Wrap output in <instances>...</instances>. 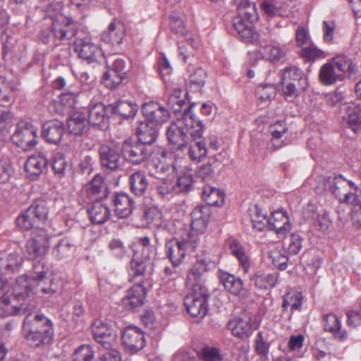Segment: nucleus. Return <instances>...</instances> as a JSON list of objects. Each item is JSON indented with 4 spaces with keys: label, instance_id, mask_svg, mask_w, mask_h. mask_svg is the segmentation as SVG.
I'll return each mask as SVG.
<instances>
[{
    "label": "nucleus",
    "instance_id": "nucleus-60",
    "mask_svg": "<svg viewBox=\"0 0 361 361\" xmlns=\"http://www.w3.org/2000/svg\"><path fill=\"white\" fill-rule=\"evenodd\" d=\"M170 26L173 32L180 37H187L191 35L185 28L184 21L180 14L173 13L170 16Z\"/></svg>",
    "mask_w": 361,
    "mask_h": 361
},
{
    "label": "nucleus",
    "instance_id": "nucleus-61",
    "mask_svg": "<svg viewBox=\"0 0 361 361\" xmlns=\"http://www.w3.org/2000/svg\"><path fill=\"white\" fill-rule=\"evenodd\" d=\"M32 211L38 223L44 221L48 216V208L47 202L44 200H39L35 201L29 208Z\"/></svg>",
    "mask_w": 361,
    "mask_h": 361
},
{
    "label": "nucleus",
    "instance_id": "nucleus-49",
    "mask_svg": "<svg viewBox=\"0 0 361 361\" xmlns=\"http://www.w3.org/2000/svg\"><path fill=\"white\" fill-rule=\"evenodd\" d=\"M220 164L216 159H209L205 164H202L197 171V176L204 182L212 180L215 176V170Z\"/></svg>",
    "mask_w": 361,
    "mask_h": 361
},
{
    "label": "nucleus",
    "instance_id": "nucleus-36",
    "mask_svg": "<svg viewBox=\"0 0 361 361\" xmlns=\"http://www.w3.org/2000/svg\"><path fill=\"white\" fill-rule=\"evenodd\" d=\"M287 130L288 128L283 121H277L270 126L269 131L271 134V139L268 144L269 149H277L283 145L282 137Z\"/></svg>",
    "mask_w": 361,
    "mask_h": 361
},
{
    "label": "nucleus",
    "instance_id": "nucleus-39",
    "mask_svg": "<svg viewBox=\"0 0 361 361\" xmlns=\"http://www.w3.org/2000/svg\"><path fill=\"white\" fill-rule=\"evenodd\" d=\"M129 183L132 192L137 196H142L149 185V181L144 172L137 171L130 175Z\"/></svg>",
    "mask_w": 361,
    "mask_h": 361
},
{
    "label": "nucleus",
    "instance_id": "nucleus-62",
    "mask_svg": "<svg viewBox=\"0 0 361 361\" xmlns=\"http://www.w3.org/2000/svg\"><path fill=\"white\" fill-rule=\"evenodd\" d=\"M74 247L73 241L70 238H65L59 242L53 252L56 257L61 259L68 256Z\"/></svg>",
    "mask_w": 361,
    "mask_h": 361
},
{
    "label": "nucleus",
    "instance_id": "nucleus-31",
    "mask_svg": "<svg viewBox=\"0 0 361 361\" xmlns=\"http://www.w3.org/2000/svg\"><path fill=\"white\" fill-rule=\"evenodd\" d=\"M139 142L145 145L153 144L158 135L157 126L147 121L140 123L137 128Z\"/></svg>",
    "mask_w": 361,
    "mask_h": 361
},
{
    "label": "nucleus",
    "instance_id": "nucleus-25",
    "mask_svg": "<svg viewBox=\"0 0 361 361\" xmlns=\"http://www.w3.org/2000/svg\"><path fill=\"white\" fill-rule=\"evenodd\" d=\"M125 27L123 23L118 20L112 21L107 29L102 34V39L112 45H119L125 37Z\"/></svg>",
    "mask_w": 361,
    "mask_h": 361
},
{
    "label": "nucleus",
    "instance_id": "nucleus-20",
    "mask_svg": "<svg viewBox=\"0 0 361 361\" xmlns=\"http://www.w3.org/2000/svg\"><path fill=\"white\" fill-rule=\"evenodd\" d=\"M47 164V159L41 153L29 157L25 163V170L27 178L32 180H37L45 170Z\"/></svg>",
    "mask_w": 361,
    "mask_h": 361
},
{
    "label": "nucleus",
    "instance_id": "nucleus-2",
    "mask_svg": "<svg viewBox=\"0 0 361 361\" xmlns=\"http://www.w3.org/2000/svg\"><path fill=\"white\" fill-rule=\"evenodd\" d=\"M22 334L31 348H43L53 343L54 324L42 313H30L23 320Z\"/></svg>",
    "mask_w": 361,
    "mask_h": 361
},
{
    "label": "nucleus",
    "instance_id": "nucleus-57",
    "mask_svg": "<svg viewBox=\"0 0 361 361\" xmlns=\"http://www.w3.org/2000/svg\"><path fill=\"white\" fill-rule=\"evenodd\" d=\"M285 6L282 0H264L261 4L262 9L269 16H282Z\"/></svg>",
    "mask_w": 361,
    "mask_h": 361
},
{
    "label": "nucleus",
    "instance_id": "nucleus-17",
    "mask_svg": "<svg viewBox=\"0 0 361 361\" xmlns=\"http://www.w3.org/2000/svg\"><path fill=\"white\" fill-rule=\"evenodd\" d=\"M99 152L102 168L111 171H116L121 168L122 160L116 146L113 143L102 145Z\"/></svg>",
    "mask_w": 361,
    "mask_h": 361
},
{
    "label": "nucleus",
    "instance_id": "nucleus-1",
    "mask_svg": "<svg viewBox=\"0 0 361 361\" xmlns=\"http://www.w3.org/2000/svg\"><path fill=\"white\" fill-rule=\"evenodd\" d=\"M207 271V263L200 260L192 266L187 277L190 292L185 297L184 303L188 312L197 319L204 318L208 310V292L204 285V275Z\"/></svg>",
    "mask_w": 361,
    "mask_h": 361
},
{
    "label": "nucleus",
    "instance_id": "nucleus-43",
    "mask_svg": "<svg viewBox=\"0 0 361 361\" xmlns=\"http://www.w3.org/2000/svg\"><path fill=\"white\" fill-rule=\"evenodd\" d=\"M106 66L126 77L130 69L129 61L118 55L109 56L106 59Z\"/></svg>",
    "mask_w": 361,
    "mask_h": 361
},
{
    "label": "nucleus",
    "instance_id": "nucleus-19",
    "mask_svg": "<svg viewBox=\"0 0 361 361\" xmlns=\"http://www.w3.org/2000/svg\"><path fill=\"white\" fill-rule=\"evenodd\" d=\"M145 219L149 228H159L161 227H164V228L168 229L172 233H178V231H181L184 226V225L180 221L178 222V226L179 227L178 230L176 228L177 226L174 224L173 221L169 222L168 224L164 226V222L162 220V214L156 207H151L145 211Z\"/></svg>",
    "mask_w": 361,
    "mask_h": 361
},
{
    "label": "nucleus",
    "instance_id": "nucleus-12",
    "mask_svg": "<svg viewBox=\"0 0 361 361\" xmlns=\"http://www.w3.org/2000/svg\"><path fill=\"white\" fill-rule=\"evenodd\" d=\"M92 334L95 341L104 348L109 349L116 343V334L113 327L101 319H96L92 323Z\"/></svg>",
    "mask_w": 361,
    "mask_h": 361
},
{
    "label": "nucleus",
    "instance_id": "nucleus-4",
    "mask_svg": "<svg viewBox=\"0 0 361 361\" xmlns=\"http://www.w3.org/2000/svg\"><path fill=\"white\" fill-rule=\"evenodd\" d=\"M176 118V122L167 127L166 135L171 145L182 151L187 147L190 133L195 130V126L200 125L201 122L189 114H186L185 117L179 114Z\"/></svg>",
    "mask_w": 361,
    "mask_h": 361
},
{
    "label": "nucleus",
    "instance_id": "nucleus-3",
    "mask_svg": "<svg viewBox=\"0 0 361 361\" xmlns=\"http://www.w3.org/2000/svg\"><path fill=\"white\" fill-rule=\"evenodd\" d=\"M38 259L39 260L36 259L32 264L33 275L32 276L23 275L16 281L13 295L14 299L18 302L25 301L37 286H39L41 292L44 294H54L56 292V288L52 286V280L49 281L50 283L49 288L44 286L47 268L45 266L44 258Z\"/></svg>",
    "mask_w": 361,
    "mask_h": 361
},
{
    "label": "nucleus",
    "instance_id": "nucleus-44",
    "mask_svg": "<svg viewBox=\"0 0 361 361\" xmlns=\"http://www.w3.org/2000/svg\"><path fill=\"white\" fill-rule=\"evenodd\" d=\"M228 245L231 253L238 259L244 272L247 273L250 269V262L243 245L234 239L229 240Z\"/></svg>",
    "mask_w": 361,
    "mask_h": 361
},
{
    "label": "nucleus",
    "instance_id": "nucleus-63",
    "mask_svg": "<svg viewBox=\"0 0 361 361\" xmlns=\"http://www.w3.org/2000/svg\"><path fill=\"white\" fill-rule=\"evenodd\" d=\"M14 86L4 78L0 77V102L8 103L13 99Z\"/></svg>",
    "mask_w": 361,
    "mask_h": 361
},
{
    "label": "nucleus",
    "instance_id": "nucleus-56",
    "mask_svg": "<svg viewBox=\"0 0 361 361\" xmlns=\"http://www.w3.org/2000/svg\"><path fill=\"white\" fill-rule=\"evenodd\" d=\"M302 300L301 293L295 290L289 291L283 298L282 307L286 310L290 307L291 312L298 310L302 305Z\"/></svg>",
    "mask_w": 361,
    "mask_h": 361
},
{
    "label": "nucleus",
    "instance_id": "nucleus-50",
    "mask_svg": "<svg viewBox=\"0 0 361 361\" xmlns=\"http://www.w3.org/2000/svg\"><path fill=\"white\" fill-rule=\"evenodd\" d=\"M237 11L238 16L242 18L253 22L257 20L258 16L256 5L250 0H240L238 5Z\"/></svg>",
    "mask_w": 361,
    "mask_h": 361
},
{
    "label": "nucleus",
    "instance_id": "nucleus-15",
    "mask_svg": "<svg viewBox=\"0 0 361 361\" xmlns=\"http://www.w3.org/2000/svg\"><path fill=\"white\" fill-rule=\"evenodd\" d=\"M227 326L233 336L240 338L249 337L253 329L251 316L246 312L231 319Z\"/></svg>",
    "mask_w": 361,
    "mask_h": 361
},
{
    "label": "nucleus",
    "instance_id": "nucleus-6",
    "mask_svg": "<svg viewBox=\"0 0 361 361\" xmlns=\"http://www.w3.org/2000/svg\"><path fill=\"white\" fill-rule=\"evenodd\" d=\"M317 180L322 183V186L316 187V192L317 193H322L325 190H329L341 202L349 204H355L357 202V197L348 191L349 186L353 187L355 190L358 189L357 185L352 181L345 180L341 176H335L333 178L319 176Z\"/></svg>",
    "mask_w": 361,
    "mask_h": 361
},
{
    "label": "nucleus",
    "instance_id": "nucleus-37",
    "mask_svg": "<svg viewBox=\"0 0 361 361\" xmlns=\"http://www.w3.org/2000/svg\"><path fill=\"white\" fill-rule=\"evenodd\" d=\"M324 328L326 331L332 333L334 338L343 341L347 338V332L341 329V323L334 314H328L324 317Z\"/></svg>",
    "mask_w": 361,
    "mask_h": 361
},
{
    "label": "nucleus",
    "instance_id": "nucleus-27",
    "mask_svg": "<svg viewBox=\"0 0 361 361\" xmlns=\"http://www.w3.org/2000/svg\"><path fill=\"white\" fill-rule=\"evenodd\" d=\"M65 133L63 123L58 121H49L42 126V135L47 141L52 144H58Z\"/></svg>",
    "mask_w": 361,
    "mask_h": 361
},
{
    "label": "nucleus",
    "instance_id": "nucleus-18",
    "mask_svg": "<svg viewBox=\"0 0 361 361\" xmlns=\"http://www.w3.org/2000/svg\"><path fill=\"white\" fill-rule=\"evenodd\" d=\"M75 51L78 56L87 63H93L101 56L102 51L99 47L93 43L90 38H77L75 40Z\"/></svg>",
    "mask_w": 361,
    "mask_h": 361
},
{
    "label": "nucleus",
    "instance_id": "nucleus-58",
    "mask_svg": "<svg viewBox=\"0 0 361 361\" xmlns=\"http://www.w3.org/2000/svg\"><path fill=\"white\" fill-rule=\"evenodd\" d=\"M26 307L23 304L20 306L11 305L8 298L0 300V317H6L13 314H20L22 311L25 312Z\"/></svg>",
    "mask_w": 361,
    "mask_h": 361
},
{
    "label": "nucleus",
    "instance_id": "nucleus-48",
    "mask_svg": "<svg viewBox=\"0 0 361 361\" xmlns=\"http://www.w3.org/2000/svg\"><path fill=\"white\" fill-rule=\"evenodd\" d=\"M202 197L208 205L220 206L224 202V194L215 187L206 185L202 190Z\"/></svg>",
    "mask_w": 361,
    "mask_h": 361
},
{
    "label": "nucleus",
    "instance_id": "nucleus-29",
    "mask_svg": "<svg viewBox=\"0 0 361 361\" xmlns=\"http://www.w3.org/2000/svg\"><path fill=\"white\" fill-rule=\"evenodd\" d=\"M259 51L264 59L270 61H279L286 56L288 48L285 44L272 42L261 46Z\"/></svg>",
    "mask_w": 361,
    "mask_h": 361
},
{
    "label": "nucleus",
    "instance_id": "nucleus-24",
    "mask_svg": "<svg viewBox=\"0 0 361 361\" xmlns=\"http://www.w3.org/2000/svg\"><path fill=\"white\" fill-rule=\"evenodd\" d=\"M173 160V153L162 148L158 149L152 154L153 166L157 173H166L171 169L175 170Z\"/></svg>",
    "mask_w": 361,
    "mask_h": 361
},
{
    "label": "nucleus",
    "instance_id": "nucleus-23",
    "mask_svg": "<svg viewBox=\"0 0 361 361\" xmlns=\"http://www.w3.org/2000/svg\"><path fill=\"white\" fill-rule=\"evenodd\" d=\"M267 227L274 231L279 238L283 237L291 228L288 216L283 210H277L271 214L268 219Z\"/></svg>",
    "mask_w": 361,
    "mask_h": 361
},
{
    "label": "nucleus",
    "instance_id": "nucleus-53",
    "mask_svg": "<svg viewBox=\"0 0 361 361\" xmlns=\"http://www.w3.org/2000/svg\"><path fill=\"white\" fill-rule=\"evenodd\" d=\"M250 211V218L253 228L259 231H263L268 226L267 213L258 205H255Z\"/></svg>",
    "mask_w": 361,
    "mask_h": 361
},
{
    "label": "nucleus",
    "instance_id": "nucleus-33",
    "mask_svg": "<svg viewBox=\"0 0 361 361\" xmlns=\"http://www.w3.org/2000/svg\"><path fill=\"white\" fill-rule=\"evenodd\" d=\"M111 112L102 103L91 105L88 111V122L92 126H101L108 120L107 114Z\"/></svg>",
    "mask_w": 361,
    "mask_h": 361
},
{
    "label": "nucleus",
    "instance_id": "nucleus-64",
    "mask_svg": "<svg viewBox=\"0 0 361 361\" xmlns=\"http://www.w3.org/2000/svg\"><path fill=\"white\" fill-rule=\"evenodd\" d=\"M255 284L261 289H266L273 287L276 283V276L273 274L258 273L253 279Z\"/></svg>",
    "mask_w": 361,
    "mask_h": 361
},
{
    "label": "nucleus",
    "instance_id": "nucleus-8",
    "mask_svg": "<svg viewBox=\"0 0 361 361\" xmlns=\"http://www.w3.org/2000/svg\"><path fill=\"white\" fill-rule=\"evenodd\" d=\"M50 247L49 236L44 229L32 232L25 244L26 254L32 260L44 258Z\"/></svg>",
    "mask_w": 361,
    "mask_h": 361
},
{
    "label": "nucleus",
    "instance_id": "nucleus-52",
    "mask_svg": "<svg viewBox=\"0 0 361 361\" xmlns=\"http://www.w3.org/2000/svg\"><path fill=\"white\" fill-rule=\"evenodd\" d=\"M106 69V71L104 72L102 76L103 84L110 90L118 88L126 77L111 68Z\"/></svg>",
    "mask_w": 361,
    "mask_h": 361
},
{
    "label": "nucleus",
    "instance_id": "nucleus-35",
    "mask_svg": "<svg viewBox=\"0 0 361 361\" xmlns=\"http://www.w3.org/2000/svg\"><path fill=\"white\" fill-rule=\"evenodd\" d=\"M85 190L90 198L97 200L106 196L107 188L103 181V178L97 174L85 185Z\"/></svg>",
    "mask_w": 361,
    "mask_h": 361
},
{
    "label": "nucleus",
    "instance_id": "nucleus-38",
    "mask_svg": "<svg viewBox=\"0 0 361 361\" xmlns=\"http://www.w3.org/2000/svg\"><path fill=\"white\" fill-rule=\"evenodd\" d=\"M286 82H297L298 86L301 85L302 88L305 89L307 79L301 69L291 66L286 68L283 71L281 84H285Z\"/></svg>",
    "mask_w": 361,
    "mask_h": 361
},
{
    "label": "nucleus",
    "instance_id": "nucleus-11",
    "mask_svg": "<svg viewBox=\"0 0 361 361\" xmlns=\"http://www.w3.org/2000/svg\"><path fill=\"white\" fill-rule=\"evenodd\" d=\"M52 32L57 39L63 42L72 40L78 32V23L71 17L60 16L52 23Z\"/></svg>",
    "mask_w": 361,
    "mask_h": 361
},
{
    "label": "nucleus",
    "instance_id": "nucleus-9",
    "mask_svg": "<svg viewBox=\"0 0 361 361\" xmlns=\"http://www.w3.org/2000/svg\"><path fill=\"white\" fill-rule=\"evenodd\" d=\"M173 92L170 94L167 100V109L169 111H171L173 113L176 118L180 114L183 117H185L186 114H189L194 117V114L192 112V105H188L185 102L186 93L185 92L181 96L182 90L176 84H172L171 87H166Z\"/></svg>",
    "mask_w": 361,
    "mask_h": 361
},
{
    "label": "nucleus",
    "instance_id": "nucleus-45",
    "mask_svg": "<svg viewBox=\"0 0 361 361\" xmlns=\"http://www.w3.org/2000/svg\"><path fill=\"white\" fill-rule=\"evenodd\" d=\"M138 250L135 252H138L140 257L145 260H151L156 255V247L151 243V239L148 236H142L137 238Z\"/></svg>",
    "mask_w": 361,
    "mask_h": 361
},
{
    "label": "nucleus",
    "instance_id": "nucleus-40",
    "mask_svg": "<svg viewBox=\"0 0 361 361\" xmlns=\"http://www.w3.org/2000/svg\"><path fill=\"white\" fill-rule=\"evenodd\" d=\"M67 128L71 133L82 135L87 130L85 116L82 113H75L67 121Z\"/></svg>",
    "mask_w": 361,
    "mask_h": 361
},
{
    "label": "nucleus",
    "instance_id": "nucleus-47",
    "mask_svg": "<svg viewBox=\"0 0 361 361\" xmlns=\"http://www.w3.org/2000/svg\"><path fill=\"white\" fill-rule=\"evenodd\" d=\"M331 62L333 63L338 73H341V77L344 73L351 75L356 71V66L353 63L351 59L346 56H336L332 59Z\"/></svg>",
    "mask_w": 361,
    "mask_h": 361
},
{
    "label": "nucleus",
    "instance_id": "nucleus-14",
    "mask_svg": "<svg viewBox=\"0 0 361 361\" xmlns=\"http://www.w3.org/2000/svg\"><path fill=\"white\" fill-rule=\"evenodd\" d=\"M122 152L125 159L133 164H140L149 154L144 144L132 139H128L123 142Z\"/></svg>",
    "mask_w": 361,
    "mask_h": 361
},
{
    "label": "nucleus",
    "instance_id": "nucleus-54",
    "mask_svg": "<svg viewBox=\"0 0 361 361\" xmlns=\"http://www.w3.org/2000/svg\"><path fill=\"white\" fill-rule=\"evenodd\" d=\"M158 180L156 183V190L163 198L169 197L175 190L176 185L172 179L154 175Z\"/></svg>",
    "mask_w": 361,
    "mask_h": 361
},
{
    "label": "nucleus",
    "instance_id": "nucleus-59",
    "mask_svg": "<svg viewBox=\"0 0 361 361\" xmlns=\"http://www.w3.org/2000/svg\"><path fill=\"white\" fill-rule=\"evenodd\" d=\"M16 223L18 227L23 230H30L39 224L28 209L16 218Z\"/></svg>",
    "mask_w": 361,
    "mask_h": 361
},
{
    "label": "nucleus",
    "instance_id": "nucleus-51",
    "mask_svg": "<svg viewBox=\"0 0 361 361\" xmlns=\"http://www.w3.org/2000/svg\"><path fill=\"white\" fill-rule=\"evenodd\" d=\"M22 258L16 254L10 255L7 258L0 259V275L12 273L18 269Z\"/></svg>",
    "mask_w": 361,
    "mask_h": 361
},
{
    "label": "nucleus",
    "instance_id": "nucleus-16",
    "mask_svg": "<svg viewBox=\"0 0 361 361\" xmlns=\"http://www.w3.org/2000/svg\"><path fill=\"white\" fill-rule=\"evenodd\" d=\"M142 111L147 121L157 126L166 122L170 117L169 109L158 102H151L144 104Z\"/></svg>",
    "mask_w": 361,
    "mask_h": 361
},
{
    "label": "nucleus",
    "instance_id": "nucleus-13",
    "mask_svg": "<svg viewBox=\"0 0 361 361\" xmlns=\"http://www.w3.org/2000/svg\"><path fill=\"white\" fill-rule=\"evenodd\" d=\"M121 338L123 345L128 353H135L145 346L144 332L135 326H126L123 331Z\"/></svg>",
    "mask_w": 361,
    "mask_h": 361
},
{
    "label": "nucleus",
    "instance_id": "nucleus-46",
    "mask_svg": "<svg viewBox=\"0 0 361 361\" xmlns=\"http://www.w3.org/2000/svg\"><path fill=\"white\" fill-rule=\"evenodd\" d=\"M220 280L224 288L233 295H238L243 289V281L233 274L222 273Z\"/></svg>",
    "mask_w": 361,
    "mask_h": 361
},
{
    "label": "nucleus",
    "instance_id": "nucleus-7",
    "mask_svg": "<svg viewBox=\"0 0 361 361\" xmlns=\"http://www.w3.org/2000/svg\"><path fill=\"white\" fill-rule=\"evenodd\" d=\"M37 127L29 122L21 121L18 123L11 140L18 147L23 151H28L37 144Z\"/></svg>",
    "mask_w": 361,
    "mask_h": 361
},
{
    "label": "nucleus",
    "instance_id": "nucleus-55",
    "mask_svg": "<svg viewBox=\"0 0 361 361\" xmlns=\"http://www.w3.org/2000/svg\"><path fill=\"white\" fill-rule=\"evenodd\" d=\"M151 264V260H145L140 257L138 252H134L133 257L130 262L129 274L130 276H142L147 266Z\"/></svg>",
    "mask_w": 361,
    "mask_h": 361
},
{
    "label": "nucleus",
    "instance_id": "nucleus-5",
    "mask_svg": "<svg viewBox=\"0 0 361 361\" xmlns=\"http://www.w3.org/2000/svg\"><path fill=\"white\" fill-rule=\"evenodd\" d=\"M181 240H171L165 245L166 255L174 267L180 264L187 254L195 250L200 238L195 232L182 231Z\"/></svg>",
    "mask_w": 361,
    "mask_h": 361
},
{
    "label": "nucleus",
    "instance_id": "nucleus-41",
    "mask_svg": "<svg viewBox=\"0 0 361 361\" xmlns=\"http://www.w3.org/2000/svg\"><path fill=\"white\" fill-rule=\"evenodd\" d=\"M319 80L325 85H331L341 80V73L335 69L333 63L329 62L324 64L319 71Z\"/></svg>",
    "mask_w": 361,
    "mask_h": 361
},
{
    "label": "nucleus",
    "instance_id": "nucleus-22",
    "mask_svg": "<svg viewBox=\"0 0 361 361\" xmlns=\"http://www.w3.org/2000/svg\"><path fill=\"white\" fill-rule=\"evenodd\" d=\"M209 218V208L207 206L196 207L191 212V229H183L182 231L204 232Z\"/></svg>",
    "mask_w": 361,
    "mask_h": 361
},
{
    "label": "nucleus",
    "instance_id": "nucleus-26",
    "mask_svg": "<svg viewBox=\"0 0 361 361\" xmlns=\"http://www.w3.org/2000/svg\"><path fill=\"white\" fill-rule=\"evenodd\" d=\"M253 21L235 16L233 20V26L239 37L245 42H252L257 39V34L255 32L252 26Z\"/></svg>",
    "mask_w": 361,
    "mask_h": 361
},
{
    "label": "nucleus",
    "instance_id": "nucleus-28",
    "mask_svg": "<svg viewBox=\"0 0 361 361\" xmlns=\"http://www.w3.org/2000/svg\"><path fill=\"white\" fill-rule=\"evenodd\" d=\"M113 203L115 213L119 218L128 217L134 209V201L129 195L124 193L115 195Z\"/></svg>",
    "mask_w": 361,
    "mask_h": 361
},
{
    "label": "nucleus",
    "instance_id": "nucleus-42",
    "mask_svg": "<svg viewBox=\"0 0 361 361\" xmlns=\"http://www.w3.org/2000/svg\"><path fill=\"white\" fill-rule=\"evenodd\" d=\"M183 39L178 43V51L180 55L183 56V61L186 63L188 59L194 56L198 43L193 39L192 34L187 37H183Z\"/></svg>",
    "mask_w": 361,
    "mask_h": 361
},
{
    "label": "nucleus",
    "instance_id": "nucleus-21",
    "mask_svg": "<svg viewBox=\"0 0 361 361\" xmlns=\"http://www.w3.org/2000/svg\"><path fill=\"white\" fill-rule=\"evenodd\" d=\"M145 296V288L140 283H137L127 291L122 299V305L128 310H133L144 303Z\"/></svg>",
    "mask_w": 361,
    "mask_h": 361
},
{
    "label": "nucleus",
    "instance_id": "nucleus-30",
    "mask_svg": "<svg viewBox=\"0 0 361 361\" xmlns=\"http://www.w3.org/2000/svg\"><path fill=\"white\" fill-rule=\"evenodd\" d=\"M343 118L353 132H358L361 129V105L354 103L348 105Z\"/></svg>",
    "mask_w": 361,
    "mask_h": 361
},
{
    "label": "nucleus",
    "instance_id": "nucleus-32",
    "mask_svg": "<svg viewBox=\"0 0 361 361\" xmlns=\"http://www.w3.org/2000/svg\"><path fill=\"white\" fill-rule=\"evenodd\" d=\"M108 110H111V114H119L123 118H128L136 114L138 106L133 102L122 100L109 104Z\"/></svg>",
    "mask_w": 361,
    "mask_h": 361
},
{
    "label": "nucleus",
    "instance_id": "nucleus-34",
    "mask_svg": "<svg viewBox=\"0 0 361 361\" xmlns=\"http://www.w3.org/2000/svg\"><path fill=\"white\" fill-rule=\"evenodd\" d=\"M88 214L92 222L96 224H104L111 216L109 207L100 202H94L88 209Z\"/></svg>",
    "mask_w": 361,
    "mask_h": 361
},
{
    "label": "nucleus",
    "instance_id": "nucleus-10",
    "mask_svg": "<svg viewBox=\"0 0 361 361\" xmlns=\"http://www.w3.org/2000/svg\"><path fill=\"white\" fill-rule=\"evenodd\" d=\"M203 126L202 123L195 126V130L190 133L187 147L188 155L191 160L200 162L207 154V149L202 137Z\"/></svg>",
    "mask_w": 361,
    "mask_h": 361
}]
</instances>
